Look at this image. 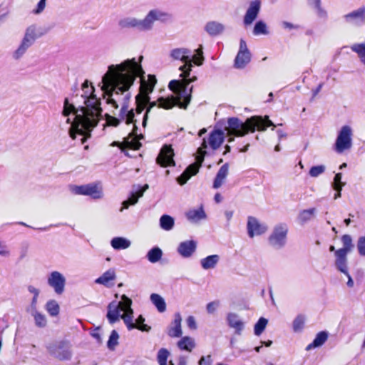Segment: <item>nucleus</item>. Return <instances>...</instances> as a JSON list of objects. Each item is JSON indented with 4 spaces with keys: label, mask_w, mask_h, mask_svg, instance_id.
<instances>
[{
    "label": "nucleus",
    "mask_w": 365,
    "mask_h": 365,
    "mask_svg": "<svg viewBox=\"0 0 365 365\" xmlns=\"http://www.w3.org/2000/svg\"><path fill=\"white\" fill-rule=\"evenodd\" d=\"M143 73L140 63L133 58L125 60L119 64L110 65L101 80V90L106 103L115 109L118 108V103H120L121 104L120 117L126 124H133V129L130 133L131 135H138V127L134 109L129 110V102L131 98L129 88L136 78Z\"/></svg>",
    "instance_id": "1"
},
{
    "label": "nucleus",
    "mask_w": 365,
    "mask_h": 365,
    "mask_svg": "<svg viewBox=\"0 0 365 365\" xmlns=\"http://www.w3.org/2000/svg\"><path fill=\"white\" fill-rule=\"evenodd\" d=\"M83 94L85 107L77 109L73 104L69 103L67 98L64 99L62 114L68 117L66 123L71 124L68 130L69 136L76 139L77 135L81 136L80 145L84 144L91 137L92 129L97 124V118L101 115L102 108L101 101L94 94L93 86L86 80L82 84Z\"/></svg>",
    "instance_id": "2"
},
{
    "label": "nucleus",
    "mask_w": 365,
    "mask_h": 365,
    "mask_svg": "<svg viewBox=\"0 0 365 365\" xmlns=\"http://www.w3.org/2000/svg\"><path fill=\"white\" fill-rule=\"evenodd\" d=\"M179 70L181 71V73L179 75L180 79H174L170 81L168 88L172 93L168 97H160L157 101H151L150 96L142 97L141 94L136 95V108L134 109L135 115L141 114L143 110L145 109L142 120L143 128L147 125L148 113L156 106L164 109H170L174 106L182 108V66L179 67Z\"/></svg>",
    "instance_id": "3"
},
{
    "label": "nucleus",
    "mask_w": 365,
    "mask_h": 365,
    "mask_svg": "<svg viewBox=\"0 0 365 365\" xmlns=\"http://www.w3.org/2000/svg\"><path fill=\"white\" fill-rule=\"evenodd\" d=\"M228 127L226 129L227 135L230 136L228 142L234 140L232 136H244L249 132L254 133L256 129L259 131H264L267 127L272 126V130L276 126L272 120L266 116L263 118L261 116H252L247 118L245 122L238 118L232 117L227 120Z\"/></svg>",
    "instance_id": "4"
},
{
    "label": "nucleus",
    "mask_w": 365,
    "mask_h": 365,
    "mask_svg": "<svg viewBox=\"0 0 365 365\" xmlns=\"http://www.w3.org/2000/svg\"><path fill=\"white\" fill-rule=\"evenodd\" d=\"M184 110H185L191 100V93L193 86L190 83L197 80L195 76H190L192 65L201 66L204 61L202 46L191 51L184 48Z\"/></svg>",
    "instance_id": "5"
},
{
    "label": "nucleus",
    "mask_w": 365,
    "mask_h": 365,
    "mask_svg": "<svg viewBox=\"0 0 365 365\" xmlns=\"http://www.w3.org/2000/svg\"><path fill=\"white\" fill-rule=\"evenodd\" d=\"M170 19L168 13L159 9L150 10L145 17L138 19L134 17H125L118 21V25L122 29H135L140 31H146L152 29L155 21H166Z\"/></svg>",
    "instance_id": "6"
},
{
    "label": "nucleus",
    "mask_w": 365,
    "mask_h": 365,
    "mask_svg": "<svg viewBox=\"0 0 365 365\" xmlns=\"http://www.w3.org/2000/svg\"><path fill=\"white\" fill-rule=\"evenodd\" d=\"M46 349L51 356L60 361L70 360L72 357L71 344L68 340L50 343L46 346Z\"/></svg>",
    "instance_id": "7"
},
{
    "label": "nucleus",
    "mask_w": 365,
    "mask_h": 365,
    "mask_svg": "<svg viewBox=\"0 0 365 365\" xmlns=\"http://www.w3.org/2000/svg\"><path fill=\"white\" fill-rule=\"evenodd\" d=\"M288 226L284 223L276 225L268 238V242L275 250L284 247L287 243Z\"/></svg>",
    "instance_id": "8"
},
{
    "label": "nucleus",
    "mask_w": 365,
    "mask_h": 365,
    "mask_svg": "<svg viewBox=\"0 0 365 365\" xmlns=\"http://www.w3.org/2000/svg\"><path fill=\"white\" fill-rule=\"evenodd\" d=\"M352 130L350 126L344 125L339 132L335 142V151L337 153H342L344 150H349L352 145Z\"/></svg>",
    "instance_id": "9"
},
{
    "label": "nucleus",
    "mask_w": 365,
    "mask_h": 365,
    "mask_svg": "<svg viewBox=\"0 0 365 365\" xmlns=\"http://www.w3.org/2000/svg\"><path fill=\"white\" fill-rule=\"evenodd\" d=\"M71 191L75 195H88L93 199H101L103 197L102 188L96 183L71 186Z\"/></svg>",
    "instance_id": "10"
},
{
    "label": "nucleus",
    "mask_w": 365,
    "mask_h": 365,
    "mask_svg": "<svg viewBox=\"0 0 365 365\" xmlns=\"http://www.w3.org/2000/svg\"><path fill=\"white\" fill-rule=\"evenodd\" d=\"M225 138V133L222 130L215 129L210 134L208 138H203L201 146L197 149V151H199L200 149H202L206 151L208 147H210L212 150H217L219 148L222 144Z\"/></svg>",
    "instance_id": "11"
},
{
    "label": "nucleus",
    "mask_w": 365,
    "mask_h": 365,
    "mask_svg": "<svg viewBox=\"0 0 365 365\" xmlns=\"http://www.w3.org/2000/svg\"><path fill=\"white\" fill-rule=\"evenodd\" d=\"M206 154L207 152L202 149H200L199 151H197L195 162L190 164L184 170V185L190 179L191 177L195 176L198 173Z\"/></svg>",
    "instance_id": "12"
},
{
    "label": "nucleus",
    "mask_w": 365,
    "mask_h": 365,
    "mask_svg": "<svg viewBox=\"0 0 365 365\" xmlns=\"http://www.w3.org/2000/svg\"><path fill=\"white\" fill-rule=\"evenodd\" d=\"M343 19L347 24L359 27L365 24V6H362L357 9L343 16Z\"/></svg>",
    "instance_id": "13"
},
{
    "label": "nucleus",
    "mask_w": 365,
    "mask_h": 365,
    "mask_svg": "<svg viewBox=\"0 0 365 365\" xmlns=\"http://www.w3.org/2000/svg\"><path fill=\"white\" fill-rule=\"evenodd\" d=\"M251 60V53L247 48L245 41L242 38L240 41V48L235 59L236 68H244Z\"/></svg>",
    "instance_id": "14"
},
{
    "label": "nucleus",
    "mask_w": 365,
    "mask_h": 365,
    "mask_svg": "<svg viewBox=\"0 0 365 365\" xmlns=\"http://www.w3.org/2000/svg\"><path fill=\"white\" fill-rule=\"evenodd\" d=\"M66 278L61 272L58 271L51 272L48 276L47 283L52 287L54 292L60 295L65 289Z\"/></svg>",
    "instance_id": "15"
},
{
    "label": "nucleus",
    "mask_w": 365,
    "mask_h": 365,
    "mask_svg": "<svg viewBox=\"0 0 365 365\" xmlns=\"http://www.w3.org/2000/svg\"><path fill=\"white\" fill-rule=\"evenodd\" d=\"M174 152L171 145H164L156 158V163L161 167L175 165Z\"/></svg>",
    "instance_id": "16"
},
{
    "label": "nucleus",
    "mask_w": 365,
    "mask_h": 365,
    "mask_svg": "<svg viewBox=\"0 0 365 365\" xmlns=\"http://www.w3.org/2000/svg\"><path fill=\"white\" fill-rule=\"evenodd\" d=\"M148 188V185H145L144 188L140 185H134L128 197L122 202V206L120 208V212H123L124 210L128 209L131 205H135L138 202L139 198L143 197L145 190Z\"/></svg>",
    "instance_id": "17"
},
{
    "label": "nucleus",
    "mask_w": 365,
    "mask_h": 365,
    "mask_svg": "<svg viewBox=\"0 0 365 365\" xmlns=\"http://www.w3.org/2000/svg\"><path fill=\"white\" fill-rule=\"evenodd\" d=\"M261 9V2L259 0L250 1L249 6L243 18V24L245 26L251 25L257 18Z\"/></svg>",
    "instance_id": "18"
},
{
    "label": "nucleus",
    "mask_w": 365,
    "mask_h": 365,
    "mask_svg": "<svg viewBox=\"0 0 365 365\" xmlns=\"http://www.w3.org/2000/svg\"><path fill=\"white\" fill-rule=\"evenodd\" d=\"M247 227L248 235L251 238L264 233L267 230L266 225L261 224L256 217L252 216L248 217Z\"/></svg>",
    "instance_id": "19"
},
{
    "label": "nucleus",
    "mask_w": 365,
    "mask_h": 365,
    "mask_svg": "<svg viewBox=\"0 0 365 365\" xmlns=\"http://www.w3.org/2000/svg\"><path fill=\"white\" fill-rule=\"evenodd\" d=\"M227 322L230 328L235 329V334L240 335L245 328L244 322L235 313H228L227 315Z\"/></svg>",
    "instance_id": "20"
},
{
    "label": "nucleus",
    "mask_w": 365,
    "mask_h": 365,
    "mask_svg": "<svg viewBox=\"0 0 365 365\" xmlns=\"http://www.w3.org/2000/svg\"><path fill=\"white\" fill-rule=\"evenodd\" d=\"M347 254L344 250L335 251V266L336 269L345 275H348Z\"/></svg>",
    "instance_id": "21"
},
{
    "label": "nucleus",
    "mask_w": 365,
    "mask_h": 365,
    "mask_svg": "<svg viewBox=\"0 0 365 365\" xmlns=\"http://www.w3.org/2000/svg\"><path fill=\"white\" fill-rule=\"evenodd\" d=\"M36 38V29L34 26H31L26 29L24 36L19 46L26 51L27 49L33 45Z\"/></svg>",
    "instance_id": "22"
},
{
    "label": "nucleus",
    "mask_w": 365,
    "mask_h": 365,
    "mask_svg": "<svg viewBox=\"0 0 365 365\" xmlns=\"http://www.w3.org/2000/svg\"><path fill=\"white\" fill-rule=\"evenodd\" d=\"M181 315L180 313H176L175 319L170 324L168 334L171 337H179L182 334L181 330Z\"/></svg>",
    "instance_id": "23"
},
{
    "label": "nucleus",
    "mask_w": 365,
    "mask_h": 365,
    "mask_svg": "<svg viewBox=\"0 0 365 365\" xmlns=\"http://www.w3.org/2000/svg\"><path fill=\"white\" fill-rule=\"evenodd\" d=\"M228 170H229V165L228 163L224 164L222 166L220 167L219 169L214 182L212 185V187L214 189H218L222 186L223 184L225 178H227L228 175Z\"/></svg>",
    "instance_id": "24"
},
{
    "label": "nucleus",
    "mask_w": 365,
    "mask_h": 365,
    "mask_svg": "<svg viewBox=\"0 0 365 365\" xmlns=\"http://www.w3.org/2000/svg\"><path fill=\"white\" fill-rule=\"evenodd\" d=\"M206 217L202 207L198 209L190 210L186 213L187 219L192 223H197L200 220L206 219Z\"/></svg>",
    "instance_id": "25"
},
{
    "label": "nucleus",
    "mask_w": 365,
    "mask_h": 365,
    "mask_svg": "<svg viewBox=\"0 0 365 365\" xmlns=\"http://www.w3.org/2000/svg\"><path fill=\"white\" fill-rule=\"evenodd\" d=\"M225 26L217 21H209L205 26V31L212 36L220 35L223 32Z\"/></svg>",
    "instance_id": "26"
},
{
    "label": "nucleus",
    "mask_w": 365,
    "mask_h": 365,
    "mask_svg": "<svg viewBox=\"0 0 365 365\" xmlns=\"http://www.w3.org/2000/svg\"><path fill=\"white\" fill-rule=\"evenodd\" d=\"M120 317V309L115 304V302L113 301L110 302L108 306V312L106 314L108 320L110 324H114L118 320Z\"/></svg>",
    "instance_id": "27"
},
{
    "label": "nucleus",
    "mask_w": 365,
    "mask_h": 365,
    "mask_svg": "<svg viewBox=\"0 0 365 365\" xmlns=\"http://www.w3.org/2000/svg\"><path fill=\"white\" fill-rule=\"evenodd\" d=\"M130 245V241L123 237H115L110 240V245L115 250L127 249Z\"/></svg>",
    "instance_id": "28"
},
{
    "label": "nucleus",
    "mask_w": 365,
    "mask_h": 365,
    "mask_svg": "<svg viewBox=\"0 0 365 365\" xmlns=\"http://www.w3.org/2000/svg\"><path fill=\"white\" fill-rule=\"evenodd\" d=\"M327 338L328 333L327 331H322L319 332L316 335L314 341L307 346L306 350L309 351L312 349L322 346L327 340Z\"/></svg>",
    "instance_id": "29"
},
{
    "label": "nucleus",
    "mask_w": 365,
    "mask_h": 365,
    "mask_svg": "<svg viewBox=\"0 0 365 365\" xmlns=\"http://www.w3.org/2000/svg\"><path fill=\"white\" fill-rule=\"evenodd\" d=\"M220 260L217 255L207 256L200 260V264L204 269H210L215 267Z\"/></svg>",
    "instance_id": "30"
},
{
    "label": "nucleus",
    "mask_w": 365,
    "mask_h": 365,
    "mask_svg": "<svg viewBox=\"0 0 365 365\" xmlns=\"http://www.w3.org/2000/svg\"><path fill=\"white\" fill-rule=\"evenodd\" d=\"M151 302L160 313L166 310V303L165 299L158 294L153 293L150 297Z\"/></svg>",
    "instance_id": "31"
},
{
    "label": "nucleus",
    "mask_w": 365,
    "mask_h": 365,
    "mask_svg": "<svg viewBox=\"0 0 365 365\" xmlns=\"http://www.w3.org/2000/svg\"><path fill=\"white\" fill-rule=\"evenodd\" d=\"M163 256V252L158 247L151 248L147 253L146 257L151 263L158 262Z\"/></svg>",
    "instance_id": "32"
},
{
    "label": "nucleus",
    "mask_w": 365,
    "mask_h": 365,
    "mask_svg": "<svg viewBox=\"0 0 365 365\" xmlns=\"http://www.w3.org/2000/svg\"><path fill=\"white\" fill-rule=\"evenodd\" d=\"M308 4L314 8L317 16L322 19L327 18V12L322 7L321 0H307Z\"/></svg>",
    "instance_id": "33"
},
{
    "label": "nucleus",
    "mask_w": 365,
    "mask_h": 365,
    "mask_svg": "<svg viewBox=\"0 0 365 365\" xmlns=\"http://www.w3.org/2000/svg\"><path fill=\"white\" fill-rule=\"evenodd\" d=\"M174 223L173 217L168 215H163L160 218V226L164 230H171L174 227Z\"/></svg>",
    "instance_id": "34"
},
{
    "label": "nucleus",
    "mask_w": 365,
    "mask_h": 365,
    "mask_svg": "<svg viewBox=\"0 0 365 365\" xmlns=\"http://www.w3.org/2000/svg\"><path fill=\"white\" fill-rule=\"evenodd\" d=\"M115 278V272L112 269H108L96 279V283L106 285L110 281L113 280Z\"/></svg>",
    "instance_id": "35"
},
{
    "label": "nucleus",
    "mask_w": 365,
    "mask_h": 365,
    "mask_svg": "<svg viewBox=\"0 0 365 365\" xmlns=\"http://www.w3.org/2000/svg\"><path fill=\"white\" fill-rule=\"evenodd\" d=\"M252 33L255 36L267 35L269 31L267 30V24L263 21H257L254 26Z\"/></svg>",
    "instance_id": "36"
},
{
    "label": "nucleus",
    "mask_w": 365,
    "mask_h": 365,
    "mask_svg": "<svg viewBox=\"0 0 365 365\" xmlns=\"http://www.w3.org/2000/svg\"><path fill=\"white\" fill-rule=\"evenodd\" d=\"M316 212L315 208H310L307 210H304L300 212L299 215V220L301 223H305L308 221H309L312 217L314 215Z\"/></svg>",
    "instance_id": "37"
},
{
    "label": "nucleus",
    "mask_w": 365,
    "mask_h": 365,
    "mask_svg": "<svg viewBox=\"0 0 365 365\" xmlns=\"http://www.w3.org/2000/svg\"><path fill=\"white\" fill-rule=\"evenodd\" d=\"M46 309L51 317H56L58 314L60 307L55 300H50L46 304Z\"/></svg>",
    "instance_id": "38"
},
{
    "label": "nucleus",
    "mask_w": 365,
    "mask_h": 365,
    "mask_svg": "<svg viewBox=\"0 0 365 365\" xmlns=\"http://www.w3.org/2000/svg\"><path fill=\"white\" fill-rule=\"evenodd\" d=\"M305 318L303 315H297L293 321L292 328L294 332L301 331L304 326Z\"/></svg>",
    "instance_id": "39"
},
{
    "label": "nucleus",
    "mask_w": 365,
    "mask_h": 365,
    "mask_svg": "<svg viewBox=\"0 0 365 365\" xmlns=\"http://www.w3.org/2000/svg\"><path fill=\"white\" fill-rule=\"evenodd\" d=\"M119 335L117 331L113 330L110 333L109 339L107 341V347L108 349L113 351L118 344Z\"/></svg>",
    "instance_id": "40"
},
{
    "label": "nucleus",
    "mask_w": 365,
    "mask_h": 365,
    "mask_svg": "<svg viewBox=\"0 0 365 365\" xmlns=\"http://www.w3.org/2000/svg\"><path fill=\"white\" fill-rule=\"evenodd\" d=\"M341 241L344 247L341 249H339L338 250H344L345 251L346 254H348L349 252H351L352 247H354L351 236L349 235H343L341 237Z\"/></svg>",
    "instance_id": "41"
},
{
    "label": "nucleus",
    "mask_w": 365,
    "mask_h": 365,
    "mask_svg": "<svg viewBox=\"0 0 365 365\" xmlns=\"http://www.w3.org/2000/svg\"><path fill=\"white\" fill-rule=\"evenodd\" d=\"M196 250V242L193 240L184 242V257H188Z\"/></svg>",
    "instance_id": "42"
},
{
    "label": "nucleus",
    "mask_w": 365,
    "mask_h": 365,
    "mask_svg": "<svg viewBox=\"0 0 365 365\" xmlns=\"http://www.w3.org/2000/svg\"><path fill=\"white\" fill-rule=\"evenodd\" d=\"M267 322H268V321L265 318H264V317L259 318V319L255 324V327H254L255 334L257 336H259L264 331V330L267 324Z\"/></svg>",
    "instance_id": "43"
},
{
    "label": "nucleus",
    "mask_w": 365,
    "mask_h": 365,
    "mask_svg": "<svg viewBox=\"0 0 365 365\" xmlns=\"http://www.w3.org/2000/svg\"><path fill=\"white\" fill-rule=\"evenodd\" d=\"M120 305L122 307V309L125 312H131L133 313V311L131 308L132 300L128 297L125 294L121 296V300L119 302Z\"/></svg>",
    "instance_id": "44"
},
{
    "label": "nucleus",
    "mask_w": 365,
    "mask_h": 365,
    "mask_svg": "<svg viewBox=\"0 0 365 365\" xmlns=\"http://www.w3.org/2000/svg\"><path fill=\"white\" fill-rule=\"evenodd\" d=\"M32 314L34 317L36 326L41 328L45 327L46 326L47 321L46 317L43 314L38 312L37 311H35Z\"/></svg>",
    "instance_id": "45"
},
{
    "label": "nucleus",
    "mask_w": 365,
    "mask_h": 365,
    "mask_svg": "<svg viewBox=\"0 0 365 365\" xmlns=\"http://www.w3.org/2000/svg\"><path fill=\"white\" fill-rule=\"evenodd\" d=\"M169 354V351L165 348H161L158 351L157 359L159 365H167V360Z\"/></svg>",
    "instance_id": "46"
},
{
    "label": "nucleus",
    "mask_w": 365,
    "mask_h": 365,
    "mask_svg": "<svg viewBox=\"0 0 365 365\" xmlns=\"http://www.w3.org/2000/svg\"><path fill=\"white\" fill-rule=\"evenodd\" d=\"M145 318L142 315H139L135 319L136 329L142 331L148 332L150 330V327L145 323Z\"/></svg>",
    "instance_id": "47"
},
{
    "label": "nucleus",
    "mask_w": 365,
    "mask_h": 365,
    "mask_svg": "<svg viewBox=\"0 0 365 365\" xmlns=\"http://www.w3.org/2000/svg\"><path fill=\"white\" fill-rule=\"evenodd\" d=\"M325 166L323 165L313 166L310 168L309 174L311 177L317 178L325 171Z\"/></svg>",
    "instance_id": "48"
},
{
    "label": "nucleus",
    "mask_w": 365,
    "mask_h": 365,
    "mask_svg": "<svg viewBox=\"0 0 365 365\" xmlns=\"http://www.w3.org/2000/svg\"><path fill=\"white\" fill-rule=\"evenodd\" d=\"M352 51L356 53L359 58L365 54V43H354L351 46Z\"/></svg>",
    "instance_id": "49"
},
{
    "label": "nucleus",
    "mask_w": 365,
    "mask_h": 365,
    "mask_svg": "<svg viewBox=\"0 0 365 365\" xmlns=\"http://www.w3.org/2000/svg\"><path fill=\"white\" fill-rule=\"evenodd\" d=\"M153 88L148 83L143 82L140 86V93L138 94H141L142 97L150 96L149 95L153 92Z\"/></svg>",
    "instance_id": "50"
},
{
    "label": "nucleus",
    "mask_w": 365,
    "mask_h": 365,
    "mask_svg": "<svg viewBox=\"0 0 365 365\" xmlns=\"http://www.w3.org/2000/svg\"><path fill=\"white\" fill-rule=\"evenodd\" d=\"M196 346L195 341L190 336H184V351H191Z\"/></svg>",
    "instance_id": "51"
},
{
    "label": "nucleus",
    "mask_w": 365,
    "mask_h": 365,
    "mask_svg": "<svg viewBox=\"0 0 365 365\" xmlns=\"http://www.w3.org/2000/svg\"><path fill=\"white\" fill-rule=\"evenodd\" d=\"M18 224L21 225H23V226H25V227H30V228H32L34 230H38V231H47L51 227H58L61 225H62L63 224L61 223H58V224H51L50 225L48 226H46V227H38V228H35V227H33L23 222H17Z\"/></svg>",
    "instance_id": "52"
},
{
    "label": "nucleus",
    "mask_w": 365,
    "mask_h": 365,
    "mask_svg": "<svg viewBox=\"0 0 365 365\" xmlns=\"http://www.w3.org/2000/svg\"><path fill=\"white\" fill-rule=\"evenodd\" d=\"M357 248L359 253L362 256H365V237H361L359 238Z\"/></svg>",
    "instance_id": "53"
},
{
    "label": "nucleus",
    "mask_w": 365,
    "mask_h": 365,
    "mask_svg": "<svg viewBox=\"0 0 365 365\" xmlns=\"http://www.w3.org/2000/svg\"><path fill=\"white\" fill-rule=\"evenodd\" d=\"M186 324L190 330L194 331L197 328L196 320L194 317L189 316L186 319Z\"/></svg>",
    "instance_id": "54"
},
{
    "label": "nucleus",
    "mask_w": 365,
    "mask_h": 365,
    "mask_svg": "<svg viewBox=\"0 0 365 365\" xmlns=\"http://www.w3.org/2000/svg\"><path fill=\"white\" fill-rule=\"evenodd\" d=\"M219 305H220L219 301H213V302L208 303L206 306L207 312L209 314H213L217 310Z\"/></svg>",
    "instance_id": "55"
},
{
    "label": "nucleus",
    "mask_w": 365,
    "mask_h": 365,
    "mask_svg": "<svg viewBox=\"0 0 365 365\" xmlns=\"http://www.w3.org/2000/svg\"><path fill=\"white\" fill-rule=\"evenodd\" d=\"M0 255L2 257H9L10 255V251L6 244L0 240Z\"/></svg>",
    "instance_id": "56"
},
{
    "label": "nucleus",
    "mask_w": 365,
    "mask_h": 365,
    "mask_svg": "<svg viewBox=\"0 0 365 365\" xmlns=\"http://www.w3.org/2000/svg\"><path fill=\"white\" fill-rule=\"evenodd\" d=\"M25 53H26V51L22 47H21L19 46L17 48V49L14 51L12 56L15 60H19L24 56V54Z\"/></svg>",
    "instance_id": "57"
},
{
    "label": "nucleus",
    "mask_w": 365,
    "mask_h": 365,
    "mask_svg": "<svg viewBox=\"0 0 365 365\" xmlns=\"http://www.w3.org/2000/svg\"><path fill=\"white\" fill-rule=\"evenodd\" d=\"M171 56L174 59L182 61V48L173 49L171 52Z\"/></svg>",
    "instance_id": "58"
},
{
    "label": "nucleus",
    "mask_w": 365,
    "mask_h": 365,
    "mask_svg": "<svg viewBox=\"0 0 365 365\" xmlns=\"http://www.w3.org/2000/svg\"><path fill=\"white\" fill-rule=\"evenodd\" d=\"M212 362L210 355L202 356L199 361V365H211Z\"/></svg>",
    "instance_id": "59"
},
{
    "label": "nucleus",
    "mask_w": 365,
    "mask_h": 365,
    "mask_svg": "<svg viewBox=\"0 0 365 365\" xmlns=\"http://www.w3.org/2000/svg\"><path fill=\"white\" fill-rule=\"evenodd\" d=\"M46 0H40L37 4L36 9L34 11L35 14H40L42 12L46 6Z\"/></svg>",
    "instance_id": "60"
},
{
    "label": "nucleus",
    "mask_w": 365,
    "mask_h": 365,
    "mask_svg": "<svg viewBox=\"0 0 365 365\" xmlns=\"http://www.w3.org/2000/svg\"><path fill=\"white\" fill-rule=\"evenodd\" d=\"M125 315H121L120 317L123 320L125 324H128L133 322V313L126 312Z\"/></svg>",
    "instance_id": "61"
},
{
    "label": "nucleus",
    "mask_w": 365,
    "mask_h": 365,
    "mask_svg": "<svg viewBox=\"0 0 365 365\" xmlns=\"http://www.w3.org/2000/svg\"><path fill=\"white\" fill-rule=\"evenodd\" d=\"M282 25L283 28L288 29H298L299 28V25H294L288 21H282Z\"/></svg>",
    "instance_id": "62"
},
{
    "label": "nucleus",
    "mask_w": 365,
    "mask_h": 365,
    "mask_svg": "<svg viewBox=\"0 0 365 365\" xmlns=\"http://www.w3.org/2000/svg\"><path fill=\"white\" fill-rule=\"evenodd\" d=\"M145 83H148V85L152 86L154 88L155 83H157V80L155 76L149 75L148 81H144Z\"/></svg>",
    "instance_id": "63"
},
{
    "label": "nucleus",
    "mask_w": 365,
    "mask_h": 365,
    "mask_svg": "<svg viewBox=\"0 0 365 365\" xmlns=\"http://www.w3.org/2000/svg\"><path fill=\"white\" fill-rule=\"evenodd\" d=\"M28 290L30 293L34 294V297H38L39 290L38 289H36V287H34L31 285H29L28 287Z\"/></svg>",
    "instance_id": "64"
}]
</instances>
